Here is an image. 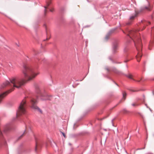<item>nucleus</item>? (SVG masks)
Instances as JSON below:
<instances>
[{
	"label": "nucleus",
	"instance_id": "1",
	"mask_svg": "<svg viewBox=\"0 0 154 154\" xmlns=\"http://www.w3.org/2000/svg\"><path fill=\"white\" fill-rule=\"evenodd\" d=\"M24 80H20L14 77L10 79V82L6 81L4 82L2 85L3 88L6 87H9L13 88L11 89L8 91L0 94V103L2 101L4 97L8 94L14 91V88H19L23 85L25 83Z\"/></svg>",
	"mask_w": 154,
	"mask_h": 154
},
{
	"label": "nucleus",
	"instance_id": "2",
	"mask_svg": "<svg viewBox=\"0 0 154 154\" xmlns=\"http://www.w3.org/2000/svg\"><path fill=\"white\" fill-rule=\"evenodd\" d=\"M139 34L134 30L129 31L128 34L130 38L134 41L135 45L138 51L136 58L137 61L138 62L140 61L142 56L141 52L142 49V45L141 40L139 36Z\"/></svg>",
	"mask_w": 154,
	"mask_h": 154
},
{
	"label": "nucleus",
	"instance_id": "3",
	"mask_svg": "<svg viewBox=\"0 0 154 154\" xmlns=\"http://www.w3.org/2000/svg\"><path fill=\"white\" fill-rule=\"evenodd\" d=\"M23 67V73L25 78L28 81L32 80L39 74V72L33 73L32 68L27 64H24Z\"/></svg>",
	"mask_w": 154,
	"mask_h": 154
},
{
	"label": "nucleus",
	"instance_id": "4",
	"mask_svg": "<svg viewBox=\"0 0 154 154\" xmlns=\"http://www.w3.org/2000/svg\"><path fill=\"white\" fill-rule=\"evenodd\" d=\"M26 106V100L24 98L21 102L19 107L17 113V117L23 115L25 113Z\"/></svg>",
	"mask_w": 154,
	"mask_h": 154
},
{
	"label": "nucleus",
	"instance_id": "5",
	"mask_svg": "<svg viewBox=\"0 0 154 154\" xmlns=\"http://www.w3.org/2000/svg\"><path fill=\"white\" fill-rule=\"evenodd\" d=\"M31 102L32 108L36 110L41 112H42V111L40 109L35 105L36 103H37V101L36 100L34 99H32L31 100Z\"/></svg>",
	"mask_w": 154,
	"mask_h": 154
},
{
	"label": "nucleus",
	"instance_id": "6",
	"mask_svg": "<svg viewBox=\"0 0 154 154\" xmlns=\"http://www.w3.org/2000/svg\"><path fill=\"white\" fill-rule=\"evenodd\" d=\"M51 3V1L50 0L46 2V6H44V8H45L44 11V14L45 15L46 14V13L47 12V10H46V8H48V7L49 5Z\"/></svg>",
	"mask_w": 154,
	"mask_h": 154
},
{
	"label": "nucleus",
	"instance_id": "7",
	"mask_svg": "<svg viewBox=\"0 0 154 154\" xmlns=\"http://www.w3.org/2000/svg\"><path fill=\"white\" fill-rule=\"evenodd\" d=\"M118 44L117 43L114 44L113 45V48L114 52H115L116 50H117L118 48Z\"/></svg>",
	"mask_w": 154,
	"mask_h": 154
},
{
	"label": "nucleus",
	"instance_id": "8",
	"mask_svg": "<svg viewBox=\"0 0 154 154\" xmlns=\"http://www.w3.org/2000/svg\"><path fill=\"white\" fill-rule=\"evenodd\" d=\"M106 69L108 71H110V70H112V71L114 72H117V70L115 68H114L112 69H110L109 68H106Z\"/></svg>",
	"mask_w": 154,
	"mask_h": 154
},
{
	"label": "nucleus",
	"instance_id": "9",
	"mask_svg": "<svg viewBox=\"0 0 154 154\" xmlns=\"http://www.w3.org/2000/svg\"><path fill=\"white\" fill-rule=\"evenodd\" d=\"M143 24L144 26H147L148 24H150V23L149 22H147L146 21L144 20L143 21H142Z\"/></svg>",
	"mask_w": 154,
	"mask_h": 154
},
{
	"label": "nucleus",
	"instance_id": "10",
	"mask_svg": "<svg viewBox=\"0 0 154 154\" xmlns=\"http://www.w3.org/2000/svg\"><path fill=\"white\" fill-rule=\"evenodd\" d=\"M137 14L136 13L132 15V16H131L130 17V20H133L135 18V17L136 16Z\"/></svg>",
	"mask_w": 154,
	"mask_h": 154
},
{
	"label": "nucleus",
	"instance_id": "11",
	"mask_svg": "<svg viewBox=\"0 0 154 154\" xmlns=\"http://www.w3.org/2000/svg\"><path fill=\"white\" fill-rule=\"evenodd\" d=\"M145 9L149 11H150L152 9V7L149 6V7H146Z\"/></svg>",
	"mask_w": 154,
	"mask_h": 154
},
{
	"label": "nucleus",
	"instance_id": "12",
	"mask_svg": "<svg viewBox=\"0 0 154 154\" xmlns=\"http://www.w3.org/2000/svg\"><path fill=\"white\" fill-rule=\"evenodd\" d=\"M127 77L129 78L130 79H132L133 80V79L132 78V75L131 74H129L127 75Z\"/></svg>",
	"mask_w": 154,
	"mask_h": 154
},
{
	"label": "nucleus",
	"instance_id": "13",
	"mask_svg": "<svg viewBox=\"0 0 154 154\" xmlns=\"http://www.w3.org/2000/svg\"><path fill=\"white\" fill-rule=\"evenodd\" d=\"M126 94L125 92H124L123 93V98L125 100L126 98Z\"/></svg>",
	"mask_w": 154,
	"mask_h": 154
},
{
	"label": "nucleus",
	"instance_id": "14",
	"mask_svg": "<svg viewBox=\"0 0 154 154\" xmlns=\"http://www.w3.org/2000/svg\"><path fill=\"white\" fill-rule=\"evenodd\" d=\"M25 134V131L23 133L20 137V138L22 137Z\"/></svg>",
	"mask_w": 154,
	"mask_h": 154
},
{
	"label": "nucleus",
	"instance_id": "15",
	"mask_svg": "<svg viewBox=\"0 0 154 154\" xmlns=\"http://www.w3.org/2000/svg\"><path fill=\"white\" fill-rule=\"evenodd\" d=\"M109 38V36L108 35H107L105 37V39L106 40L108 39Z\"/></svg>",
	"mask_w": 154,
	"mask_h": 154
},
{
	"label": "nucleus",
	"instance_id": "16",
	"mask_svg": "<svg viewBox=\"0 0 154 154\" xmlns=\"http://www.w3.org/2000/svg\"><path fill=\"white\" fill-rule=\"evenodd\" d=\"M61 133L62 134H63V136L64 137L66 138V135H65V134L64 133L62 132H61Z\"/></svg>",
	"mask_w": 154,
	"mask_h": 154
},
{
	"label": "nucleus",
	"instance_id": "17",
	"mask_svg": "<svg viewBox=\"0 0 154 154\" xmlns=\"http://www.w3.org/2000/svg\"><path fill=\"white\" fill-rule=\"evenodd\" d=\"M132 105L133 106H135L137 105V104L136 103H133L132 104Z\"/></svg>",
	"mask_w": 154,
	"mask_h": 154
},
{
	"label": "nucleus",
	"instance_id": "18",
	"mask_svg": "<svg viewBox=\"0 0 154 154\" xmlns=\"http://www.w3.org/2000/svg\"><path fill=\"white\" fill-rule=\"evenodd\" d=\"M38 146V144H37V143H36V148H35V150L37 148V147Z\"/></svg>",
	"mask_w": 154,
	"mask_h": 154
},
{
	"label": "nucleus",
	"instance_id": "19",
	"mask_svg": "<svg viewBox=\"0 0 154 154\" xmlns=\"http://www.w3.org/2000/svg\"><path fill=\"white\" fill-rule=\"evenodd\" d=\"M133 80L135 81H136V82H140V80H134V79H133Z\"/></svg>",
	"mask_w": 154,
	"mask_h": 154
},
{
	"label": "nucleus",
	"instance_id": "20",
	"mask_svg": "<svg viewBox=\"0 0 154 154\" xmlns=\"http://www.w3.org/2000/svg\"><path fill=\"white\" fill-rule=\"evenodd\" d=\"M124 112H126V110H124Z\"/></svg>",
	"mask_w": 154,
	"mask_h": 154
},
{
	"label": "nucleus",
	"instance_id": "21",
	"mask_svg": "<svg viewBox=\"0 0 154 154\" xmlns=\"http://www.w3.org/2000/svg\"><path fill=\"white\" fill-rule=\"evenodd\" d=\"M50 11H51L52 12L53 11V10H52V9H50Z\"/></svg>",
	"mask_w": 154,
	"mask_h": 154
},
{
	"label": "nucleus",
	"instance_id": "22",
	"mask_svg": "<svg viewBox=\"0 0 154 154\" xmlns=\"http://www.w3.org/2000/svg\"><path fill=\"white\" fill-rule=\"evenodd\" d=\"M43 100H47V98H45V99H43Z\"/></svg>",
	"mask_w": 154,
	"mask_h": 154
},
{
	"label": "nucleus",
	"instance_id": "23",
	"mask_svg": "<svg viewBox=\"0 0 154 154\" xmlns=\"http://www.w3.org/2000/svg\"><path fill=\"white\" fill-rule=\"evenodd\" d=\"M33 51L35 53V50H33Z\"/></svg>",
	"mask_w": 154,
	"mask_h": 154
},
{
	"label": "nucleus",
	"instance_id": "24",
	"mask_svg": "<svg viewBox=\"0 0 154 154\" xmlns=\"http://www.w3.org/2000/svg\"><path fill=\"white\" fill-rule=\"evenodd\" d=\"M145 148V147H143V148H141V149H144Z\"/></svg>",
	"mask_w": 154,
	"mask_h": 154
},
{
	"label": "nucleus",
	"instance_id": "25",
	"mask_svg": "<svg viewBox=\"0 0 154 154\" xmlns=\"http://www.w3.org/2000/svg\"><path fill=\"white\" fill-rule=\"evenodd\" d=\"M49 38H47L46 39H47V40H48V39H49Z\"/></svg>",
	"mask_w": 154,
	"mask_h": 154
},
{
	"label": "nucleus",
	"instance_id": "26",
	"mask_svg": "<svg viewBox=\"0 0 154 154\" xmlns=\"http://www.w3.org/2000/svg\"><path fill=\"white\" fill-rule=\"evenodd\" d=\"M140 116L142 117V118H143V116L142 115H140Z\"/></svg>",
	"mask_w": 154,
	"mask_h": 154
},
{
	"label": "nucleus",
	"instance_id": "27",
	"mask_svg": "<svg viewBox=\"0 0 154 154\" xmlns=\"http://www.w3.org/2000/svg\"><path fill=\"white\" fill-rule=\"evenodd\" d=\"M153 94H154V91H153Z\"/></svg>",
	"mask_w": 154,
	"mask_h": 154
},
{
	"label": "nucleus",
	"instance_id": "28",
	"mask_svg": "<svg viewBox=\"0 0 154 154\" xmlns=\"http://www.w3.org/2000/svg\"><path fill=\"white\" fill-rule=\"evenodd\" d=\"M145 28V26H144V27H143V29H144Z\"/></svg>",
	"mask_w": 154,
	"mask_h": 154
},
{
	"label": "nucleus",
	"instance_id": "29",
	"mask_svg": "<svg viewBox=\"0 0 154 154\" xmlns=\"http://www.w3.org/2000/svg\"><path fill=\"white\" fill-rule=\"evenodd\" d=\"M42 96L43 97H44L45 96L44 95H42Z\"/></svg>",
	"mask_w": 154,
	"mask_h": 154
},
{
	"label": "nucleus",
	"instance_id": "30",
	"mask_svg": "<svg viewBox=\"0 0 154 154\" xmlns=\"http://www.w3.org/2000/svg\"><path fill=\"white\" fill-rule=\"evenodd\" d=\"M123 32L125 33V32L124 31H123Z\"/></svg>",
	"mask_w": 154,
	"mask_h": 154
}]
</instances>
